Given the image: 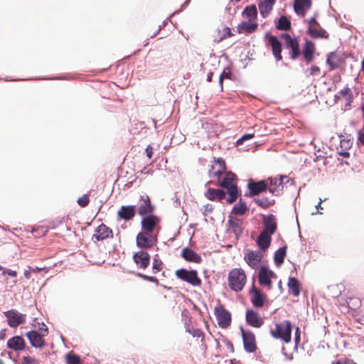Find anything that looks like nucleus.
<instances>
[{"label": "nucleus", "instance_id": "obj_1", "mask_svg": "<svg viewBox=\"0 0 364 364\" xmlns=\"http://www.w3.org/2000/svg\"><path fill=\"white\" fill-rule=\"evenodd\" d=\"M246 282V274L242 269H233L228 274V284L235 291L242 290Z\"/></svg>", "mask_w": 364, "mask_h": 364}, {"label": "nucleus", "instance_id": "obj_2", "mask_svg": "<svg viewBox=\"0 0 364 364\" xmlns=\"http://www.w3.org/2000/svg\"><path fill=\"white\" fill-rule=\"evenodd\" d=\"M292 325L289 321L276 324V329L271 331V335L275 338H281L285 343H289L291 339Z\"/></svg>", "mask_w": 364, "mask_h": 364}, {"label": "nucleus", "instance_id": "obj_3", "mask_svg": "<svg viewBox=\"0 0 364 364\" xmlns=\"http://www.w3.org/2000/svg\"><path fill=\"white\" fill-rule=\"evenodd\" d=\"M175 274L178 279L193 286L197 287L200 286L201 284V280L198 278L196 270H188L186 269L181 268L177 269Z\"/></svg>", "mask_w": 364, "mask_h": 364}, {"label": "nucleus", "instance_id": "obj_4", "mask_svg": "<svg viewBox=\"0 0 364 364\" xmlns=\"http://www.w3.org/2000/svg\"><path fill=\"white\" fill-rule=\"evenodd\" d=\"M280 38L284 39L285 47L289 50V55L291 60H296L301 54L299 43L297 38H292L289 33H282Z\"/></svg>", "mask_w": 364, "mask_h": 364}, {"label": "nucleus", "instance_id": "obj_5", "mask_svg": "<svg viewBox=\"0 0 364 364\" xmlns=\"http://www.w3.org/2000/svg\"><path fill=\"white\" fill-rule=\"evenodd\" d=\"M157 242V237L153 233L141 231L136 238V246L141 249H149Z\"/></svg>", "mask_w": 364, "mask_h": 364}, {"label": "nucleus", "instance_id": "obj_6", "mask_svg": "<svg viewBox=\"0 0 364 364\" xmlns=\"http://www.w3.org/2000/svg\"><path fill=\"white\" fill-rule=\"evenodd\" d=\"M4 314L7 318L8 325L11 328H16L26 321V315L18 313L15 309L6 311Z\"/></svg>", "mask_w": 364, "mask_h": 364}, {"label": "nucleus", "instance_id": "obj_7", "mask_svg": "<svg viewBox=\"0 0 364 364\" xmlns=\"http://www.w3.org/2000/svg\"><path fill=\"white\" fill-rule=\"evenodd\" d=\"M240 331L245 350L247 353L255 352L257 349V346L254 333L250 331H245L242 326L240 327Z\"/></svg>", "mask_w": 364, "mask_h": 364}, {"label": "nucleus", "instance_id": "obj_8", "mask_svg": "<svg viewBox=\"0 0 364 364\" xmlns=\"http://www.w3.org/2000/svg\"><path fill=\"white\" fill-rule=\"evenodd\" d=\"M265 38L268 40V45L271 46L272 54L277 61H280L282 59V43L279 38L275 36L265 34Z\"/></svg>", "mask_w": 364, "mask_h": 364}, {"label": "nucleus", "instance_id": "obj_9", "mask_svg": "<svg viewBox=\"0 0 364 364\" xmlns=\"http://www.w3.org/2000/svg\"><path fill=\"white\" fill-rule=\"evenodd\" d=\"M215 316L220 328H225L231 324V314L223 307L215 309Z\"/></svg>", "mask_w": 364, "mask_h": 364}, {"label": "nucleus", "instance_id": "obj_10", "mask_svg": "<svg viewBox=\"0 0 364 364\" xmlns=\"http://www.w3.org/2000/svg\"><path fill=\"white\" fill-rule=\"evenodd\" d=\"M269 183L267 181L260 180L257 182H254L252 180L247 183V188L250 191V196H258L261 193L268 189Z\"/></svg>", "mask_w": 364, "mask_h": 364}, {"label": "nucleus", "instance_id": "obj_11", "mask_svg": "<svg viewBox=\"0 0 364 364\" xmlns=\"http://www.w3.org/2000/svg\"><path fill=\"white\" fill-rule=\"evenodd\" d=\"M263 254L261 251L247 250L245 254L244 259L248 265L252 269H256L261 262Z\"/></svg>", "mask_w": 364, "mask_h": 364}, {"label": "nucleus", "instance_id": "obj_12", "mask_svg": "<svg viewBox=\"0 0 364 364\" xmlns=\"http://www.w3.org/2000/svg\"><path fill=\"white\" fill-rule=\"evenodd\" d=\"M143 216L141 222L143 231L152 233L159 222V218L152 214Z\"/></svg>", "mask_w": 364, "mask_h": 364}, {"label": "nucleus", "instance_id": "obj_13", "mask_svg": "<svg viewBox=\"0 0 364 364\" xmlns=\"http://www.w3.org/2000/svg\"><path fill=\"white\" fill-rule=\"evenodd\" d=\"M274 273L265 266H261L258 272V280L261 285L267 286L269 289L272 287L271 278Z\"/></svg>", "mask_w": 364, "mask_h": 364}, {"label": "nucleus", "instance_id": "obj_14", "mask_svg": "<svg viewBox=\"0 0 364 364\" xmlns=\"http://www.w3.org/2000/svg\"><path fill=\"white\" fill-rule=\"evenodd\" d=\"M31 345L36 348H42L45 346L43 337L45 334H41L36 331H31L26 333Z\"/></svg>", "mask_w": 364, "mask_h": 364}, {"label": "nucleus", "instance_id": "obj_15", "mask_svg": "<svg viewBox=\"0 0 364 364\" xmlns=\"http://www.w3.org/2000/svg\"><path fill=\"white\" fill-rule=\"evenodd\" d=\"M112 237V231L105 224L102 223L95 229V233L92 235L93 241H102L108 237Z\"/></svg>", "mask_w": 364, "mask_h": 364}, {"label": "nucleus", "instance_id": "obj_16", "mask_svg": "<svg viewBox=\"0 0 364 364\" xmlns=\"http://www.w3.org/2000/svg\"><path fill=\"white\" fill-rule=\"evenodd\" d=\"M246 321L247 324L255 328H259L264 323L263 318L259 315V314L257 311L252 309L247 310Z\"/></svg>", "mask_w": 364, "mask_h": 364}, {"label": "nucleus", "instance_id": "obj_17", "mask_svg": "<svg viewBox=\"0 0 364 364\" xmlns=\"http://www.w3.org/2000/svg\"><path fill=\"white\" fill-rule=\"evenodd\" d=\"M133 260L139 267L146 269L150 263V255L148 252L140 250L134 254Z\"/></svg>", "mask_w": 364, "mask_h": 364}, {"label": "nucleus", "instance_id": "obj_18", "mask_svg": "<svg viewBox=\"0 0 364 364\" xmlns=\"http://www.w3.org/2000/svg\"><path fill=\"white\" fill-rule=\"evenodd\" d=\"M263 223L264 230L262 232H264L267 234L272 235L277 230V225L276 221V217L272 215H263Z\"/></svg>", "mask_w": 364, "mask_h": 364}, {"label": "nucleus", "instance_id": "obj_19", "mask_svg": "<svg viewBox=\"0 0 364 364\" xmlns=\"http://www.w3.org/2000/svg\"><path fill=\"white\" fill-rule=\"evenodd\" d=\"M140 200L142 203L138 208L139 215L143 216L151 214L154 210V207L151 203L149 197L147 195H142L140 196Z\"/></svg>", "mask_w": 364, "mask_h": 364}, {"label": "nucleus", "instance_id": "obj_20", "mask_svg": "<svg viewBox=\"0 0 364 364\" xmlns=\"http://www.w3.org/2000/svg\"><path fill=\"white\" fill-rule=\"evenodd\" d=\"M236 179L237 176L235 173L232 172H228L218 185L221 188L226 189V191L238 188L237 185L235 183Z\"/></svg>", "mask_w": 364, "mask_h": 364}, {"label": "nucleus", "instance_id": "obj_21", "mask_svg": "<svg viewBox=\"0 0 364 364\" xmlns=\"http://www.w3.org/2000/svg\"><path fill=\"white\" fill-rule=\"evenodd\" d=\"M250 294L252 295L251 302L255 307H262L264 304L265 296L261 291L254 285H252L250 290Z\"/></svg>", "mask_w": 364, "mask_h": 364}, {"label": "nucleus", "instance_id": "obj_22", "mask_svg": "<svg viewBox=\"0 0 364 364\" xmlns=\"http://www.w3.org/2000/svg\"><path fill=\"white\" fill-rule=\"evenodd\" d=\"M225 170V162L222 158H218L215 161V164L211 166L209 170V176L210 177L219 178L222 176Z\"/></svg>", "mask_w": 364, "mask_h": 364}, {"label": "nucleus", "instance_id": "obj_23", "mask_svg": "<svg viewBox=\"0 0 364 364\" xmlns=\"http://www.w3.org/2000/svg\"><path fill=\"white\" fill-rule=\"evenodd\" d=\"M7 347L15 351H20L26 348V343L21 336H15L8 340Z\"/></svg>", "mask_w": 364, "mask_h": 364}, {"label": "nucleus", "instance_id": "obj_24", "mask_svg": "<svg viewBox=\"0 0 364 364\" xmlns=\"http://www.w3.org/2000/svg\"><path fill=\"white\" fill-rule=\"evenodd\" d=\"M135 213V205H123L119 210L117 215L121 219L128 221L134 218Z\"/></svg>", "mask_w": 364, "mask_h": 364}, {"label": "nucleus", "instance_id": "obj_25", "mask_svg": "<svg viewBox=\"0 0 364 364\" xmlns=\"http://www.w3.org/2000/svg\"><path fill=\"white\" fill-rule=\"evenodd\" d=\"M181 256L186 261L191 262L200 263L202 261L201 257L188 247L182 250Z\"/></svg>", "mask_w": 364, "mask_h": 364}, {"label": "nucleus", "instance_id": "obj_26", "mask_svg": "<svg viewBox=\"0 0 364 364\" xmlns=\"http://www.w3.org/2000/svg\"><path fill=\"white\" fill-rule=\"evenodd\" d=\"M275 0H263L258 4V8L260 15L264 18H267L273 9Z\"/></svg>", "mask_w": 364, "mask_h": 364}, {"label": "nucleus", "instance_id": "obj_27", "mask_svg": "<svg viewBox=\"0 0 364 364\" xmlns=\"http://www.w3.org/2000/svg\"><path fill=\"white\" fill-rule=\"evenodd\" d=\"M258 27V23L252 22L251 19L249 21H243L237 26V32L239 33H252Z\"/></svg>", "mask_w": 364, "mask_h": 364}, {"label": "nucleus", "instance_id": "obj_28", "mask_svg": "<svg viewBox=\"0 0 364 364\" xmlns=\"http://www.w3.org/2000/svg\"><path fill=\"white\" fill-rule=\"evenodd\" d=\"M311 5V0H294V10L296 14L304 16Z\"/></svg>", "mask_w": 364, "mask_h": 364}, {"label": "nucleus", "instance_id": "obj_29", "mask_svg": "<svg viewBox=\"0 0 364 364\" xmlns=\"http://www.w3.org/2000/svg\"><path fill=\"white\" fill-rule=\"evenodd\" d=\"M271 235L267 234L264 232H261L257 240V245L259 247L260 250L265 251L270 245L272 237Z\"/></svg>", "mask_w": 364, "mask_h": 364}, {"label": "nucleus", "instance_id": "obj_30", "mask_svg": "<svg viewBox=\"0 0 364 364\" xmlns=\"http://www.w3.org/2000/svg\"><path fill=\"white\" fill-rule=\"evenodd\" d=\"M205 196L210 200H221L226 196V193L222 189L209 188L205 193Z\"/></svg>", "mask_w": 364, "mask_h": 364}, {"label": "nucleus", "instance_id": "obj_31", "mask_svg": "<svg viewBox=\"0 0 364 364\" xmlns=\"http://www.w3.org/2000/svg\"><path fill=\"white\" fill-rule=\"evenodd\" d=\"M315 52V45L311 41H307L305 43L304 47L303 48L302 53L304 55V58L306 59L307 63L311 62L314 59V54Z\"/></svg>", "mask_w": 364, "mask_h": 364}, {"label": "nucleus", "instance_id": "obj_32", "mask_svg": "<svg viewBox=\"0 0 364 364\" xmlns=\"http://www.w3.org/2000/svg\"><path fill=\"white\" fill-rule=\"evenodd\" d=\"M288 287L289 291L294 296H298L300 294V282L296 277H289L288 282Z\"/></svg>", "mask_w": 364, "mask_h": 364}, {"label": "nucleus", "instance_id": "obj_33", "mask_svg": "<svg viewBox=\"0 0 364 364\" xmlns=\"http://www.w3.org/2000/svg\"><path fill=\"white\" fill-rule=\"evenodd\" d=\"M287 255V246L279 248L274 253V260L276 266L280 267L284 261Z\"/></svg>", "mask_w": 364, "mask_h": 364}, {"label": "nucleus", "instance_id": "obj_34", "mask_svg": "<svg viewBox=\"0 0 364 364\" xmlns=\"http://www.w3.org/2000/svg\"><path fill=\"white\" fill-rule=\"evenodd\" d=\"M266 181H267L269 186H271V188H269V192L274 195V196H279L280 195L282 192V188H280V186H279V181L277 180V178H268Z\"/></svg>", "mask_w": 364, "mask_h": 364}, {"label": "nucleus", "instance_id": "obj_35", "mask_svg": "<svg viewBox=\"0 0 364 364\" xmlns=\"http://www.w3.org/2000/svg\"><path fill=\"white\" fill-rule=\"evenodd\" d=\"M276 28L279 31H289L291 28V21L285 16H282L276 22Z\"/></svg>", "mask_w": 364, "mask_h": 364}, {"label": "nucleus", "instance_id": "obj_36", "mask_svg": "<svg viewBox=\"0 0 364 364\" xmlns=\"http://www.w3.org/2000/svg\"><path fill=\"white\" fill-rule=\"evenodd\" d=\"M247 210L248 207L246 203L240 199L238 203L233 206L231 213L237 215H243Z\"/></svg>", "mask_w": 364, "mask_h": 364}, {"label": "nucleus", "instance_id": "obj_37", "mask_svg": "<svg viewBox=\"0 0 364 364\" xmlns=\"http://www.w3.org/2000/svg\"><path fill=\"white\" fill-rule=\"evenodd\" d=\"M228 224L229 226V228L231 230V231L237 236L238 237L242 233V228L240 225L238 220L237 219H229L228 220Z\"/></svg>", "mask_w": 364, "mask_h": 364}, {"label": "nucleus", "instance_id": "obj_38", "mask_svg": "<svg viewBox=\"0 0 364 364\" xmlns=\"http://www.w3.org/2000/svg\"><path fill=\"white\" fill-rule=\"evenodd\" d=\"M242 14L250 19L255 20L257 16V9L255 4L247 6L243 10Z\"/></svg>", "mask_w": 364, "mask_h": 364}, {"label": "nucleus", "instance_id": "obj_39", "mask_svg": "<svg viewBox=\"0 0 364 364\" xmlns=\"http://www.w3.org/2000/svg\"><path fill=\"white\" fill-rule=\"evenodd\" d=\"M339 60V58L336 51L331 52L328 55L326 63L330 66L331 70H334L338 68L336 61Z\"/></svg>", "mask_w": 364, "mask_h": 364}, {"label": "nucleus", "instance_id": "obj_40", "mask_svg": "<svg viewBox=\"0 0 364 364\" xmlns=\"http://www.w3.org/2000/svg\"><path fill=\"white\" fill-rule=\"evenodd\" d=\"M254 201L259 206L263 208H267L274 203V200H271L267 197H263L262 198H255Z\"/></svg>", "mask_w": 364, "mask_h": 364}, {"label": "nucleus", "instance_id": "obj_41", "mask_svg": "<svg viewBox=\"0 0 364 364\" xmlns=\"http://www.w3.org/2000/svg\"><path fill=\"white\" fill-rule=\"evenodd\" d=\"M67 364H81L82 360L80 357L73 352H69L65 355Z\"/></svg>", "mask_w": 364, "mask_h": 364}, {"label": "nucleus", "instance_id": "obj_42", "mask_svg": "<svg viewBox=\"0 0 364 364\" xmlns=\"http://www.w3.org/2000/svg\"><path fill=\"white\" fill-rule=\"evenodd\" d=\"M227 193L228 194V197L226 199V201L229 204L235 203L240 195L238 188L227 191Z\"/></svg>", "mask_w": 364, "mask_h": 364}, {"label": "nucleus", "instance_id": "obj_43", "mask_svg": "<svg viewBox=\"0 0 364 364\" xmlns=\"http://www.w3.org/2000/svg\"><path fill=\"white\" fill-rule=\"evenodd\" d=\"M277 180L279 181V186L282 188V192L283 191L284 185L289 183L290 186H293L294 184V181L285 175H280L279 178H277Z\"/></svg>", "mask_w": 364, "mask_h": 364}, {"label": "nucleus", "instance_id": "obj_44", "mask_svg": "<svg viewBox=\"0 0 364 364\" xmlns=\"http://www.w3.org/2000/svg\"><path fill=\"white\" fill-rule=\"evenodd\" d=\"M157 257L158 255H156L153 261L152 269L154 274H156L161 269L162 262L156 258Z\"/></svg>", "mask_w": 364, "mask_h": 364}, {"label": "nucleus", "instance_id": "obj_45", "mask_svg": "<svg viewBox=\"0 0 364 364\" xmlns=\"http://www.w3.org/2000/svg\"><path fill=\"white\" fill-rule=\"evenodd\" d=\"M308 33L311 35V36L312 38H321L323 36L320 31H318L316 28H313L311 26H310L309 27Z\"/></svg>", "mask_w": 364, "mask_h": 364}, {"label": "nucleus", "instance_id": "obj_46", "mask_svg": "<svg viewBox=\"0 0 364 364\" xmlns=\"http://www.w3.org/2000/svg\"><path fill=\"white\" fill-rule=\"evenodd\" d=\"M89 201L90 200L87 195H83L77 199V203L80 207H85L88 205Z\"/></svg>", "mask_w": 364, "mask_h": 364}, {"label": "nucleus", "instance_id": "obj_47", "mask_svg": "<svg viewBox=\"0 0 364 364\" xmlns=\"http://www.w3.org/2000/svg\"><path fill=\"white\" fill-rule=\"evenodd\" d=\"M254 136H255L254 134H243L240 138H239L237 140L236 144L237 145H240L245 141L250 139L253 138Z\"/></svg>", "mask_w": 364, "mask_h": 364}, {"label": "nucleus", "instance_id": "obj_48", "mask_svg": "<svg viewBox=\"0 0 364 364\" xmlns=\"http://www.w3.org/2000/svg\"><path fill=\"white\" fill-rule=\"evenodd\" d=\"M191 336L193 338H202V341H203V333L200 328H192Z\"/></svg>", "mask_w": 364, "mask_h": 364}, {"label": "nucleus", "instance_id": "obj_49", "mask_svg": "<svg viewBox=\"0 0 364 364\" xmlns=\"http://www.w3.org/2000/svg\"><path fill=\"white\" fill-rule=\"evenodd\" d=\"M21 364H38L35 358L31 356H23Z\"/></svg>", "mask_w": 364, "mask_h": 364}, {"label": "nucleus", "instance_id": "obj_50", "mask_svg": "<svg viewBox=\"0 0 364 364\" xmlns=\"http://www.w3.org/2000/svg\"><path fill=\"white\" fill-rule=\"evenodd\" d=\"M351 145H352V143H351L350 139H348V140H346V139L341 140V147L343 149L347 150L348 149H349L351 146Z\"/></svg>", "mask_w": 364, "mask_h": 364}, {"label": "nucleus", "instance_id": "obj_51", "mask_svg": "<svg viewBox=\"0 0 364 364\" xmlns=\"http://www.w3.org/2000/svg\"><path fill=\"white\" fill-rule=\"evenodd\" d=\"M232 36L231 29L228 27H225L223 28V36H220V38H219V41L223 40L227 36Z\"/></svg>", "mask_w": 364, "mask_h": 364}, {"label": "nucleus", "instance_id": "obj_52", "mask_svg": "<svg viewBox=\"0 0 364 364\" xmlns=\"http://www.w3.org/2000/svg\"><path fill=\"white\" fill-rule=\"evenodd\" d=\"M308 71L309 75H314L320 73V68L318 66H312Z\"/></svg>", "mask_w": 364, "mask_h": 364}, {"label": "nucleus", "instance_id": "obj_53", "mask_svg": "<svg viewBox=\"0 0 364 364\" xmlns=\"http://www.w3.org/2000/svg\"><path fill=\"white\" fill-rule=\"evenodd\" d=\"M213 210V206L212 205L207 204L203 206V215L205 216V215H207V213H211Z\"/></svg>", "mask_w": 364, "mask_h": 364}, {"label": "nucleus", "instance_id": "obj_54", "mask_svg": "<svg viewBox=\"0 0 364 364\" xmlns=\"http://www.w3.org/2000/svg\"><path fill=\"white\" fill-rule=\"evenodd\" d=\"M6 274H7L8 275L13 277H16L17 275V272L16 271L5 268V269H4L2 274L4 275Z\"/></svg>", "mask_w": 364, "mask_h": 364}, {"label": "nucleus", "instance_id": "obj_55", "mask_svg": "<svg viewBox=\"0 0 364 364\" xmlns=\"http://www.w3.org/2000/svg\"><path fill=\"white\" fill-rule=\"evenodd\" d=\"M294 341L296 345H297L300 342V329L298 327L296 328L295 331Z\"/></svg>", "mask_w": 364, "mask_h": 364}, {"label": "nucleus", "instance_id": "obj_56", "mask_svg": "<svg viewBox=\"0 0 364 364\" xmlns=\"http://www.w3.org/2000/svg\"><path fill=\"white\" fill-rule=\"evenodd\" d=\"M146 156L149 159H151L153 154V148L151 145H149L145 149Z\"/></svg>", "mask_w": 364, "mask_h": 364}, {"label": "nucleus", "instance_id": "obj_57", "mask_svg": "<svg viewBox=\"0 0 364 364\" xmlns=\"http://www.w3.org/2000/svg\"><path fill=\"white\" fill-rule=\"evenodd\" d=\"M39 330L41 331V334H45V336L48 334V328L43 323H42V327H40Z\"/></svg>", "mask_w": 364, "mask_h": 364}, {"label": "nucleus", "instance_id": "obj_58", "mask_svg": "<svg viewBox=\"0 0 364 364\" xmlns=\"http://www.w3.org/2000/svg\"><path fill=\"white\" fill-rule=\"evenodd\" d=\"M339 155L343 156L345 158H348L350 156V153L347 151L346 149H343L338 152Z\"/></svg>", "mask_w": 364, "mask_h": 364}, {"label": "nucleus", "instance_id": "obj_59", "mask_svg": "<svg viewBox=\"0 0 364 364\" xmlns=\"http://www.w3.org/2000/svg\"><path fill=\"white\" fill-rule=\"evenodd\" d=\"M350 92V88L346 87L340 91V94L343 96L347 95Z\"/></svg>", "mask_w": 364, "mask_h": 364}, {"label": "nucleus", "instance_id": "obj_60", "mask_svg": "<svg viewBox=\"0 0 364 364\" xmlns=\"http://www.w3.org/2000/svg\"><path fill=\"white\" fill-rule=\"evenodd\" d=\"M309 23L310 24H314L315 26H319V23H318V21H316V18L315 17H311L309 21H308Z\"/></svg>", "mask_w": 364, "mask_h": 364}, {"label": "nucleus", "instance_id": "obj_61", "mask_svg": "<svg viewBox=\"0 0 364 364\" xmlns=\"http://www.w3.org/2000/svg\"><path fill=\"white\" fill-rule=\"evenodd\" d=\"M146 280L151 282H156V283L158 282L157 279L155 277H152V276L146 275Z\"/></svg>", "mask_w": 364, "mask_h": 364}, {"label": "nucleus", "instance_id": "obj_62", "mask_svg": "<svg viewBox=\"0 0 364 364\" xmlns=\"http://www.w3.org/2000/svg\"><path fill=\"white\" fill-rule=\"evenodd\" d=\"M226 346L230 351L234 352V346H233V344L230 341H227Z\"/></svg>", "mask_w": 364, "mask_h": 364}, {"label": "nucleus", "instance_id": "obj_63", "mask_svg": "<svg viewBox=\"0 0 364 364\" xmlns=\"http://www.w3.org/2000/svg\"><path fill=\"white\" fill-rule=\"evenodd\" d=\"M358 141H359L362 144H364V132H359V134H358Z\"/></svg>", "mask_w": 364, "mask_h": 364}, {"label": "nucleus", "instance_id": "obj_64", "mask_svg": "<svg viewBox=\"0 0 364 364\" xmlns=\"http://www.w3.org/2000/svg\"><path fill=\"white\" fill-rule=\"evenodd\" d=\"M220 76H222L223 78H230V73H226L225 71H223L220 74Z\"/></svg>", "mask_w": 364, "mask_h": 364}]
</instances>
